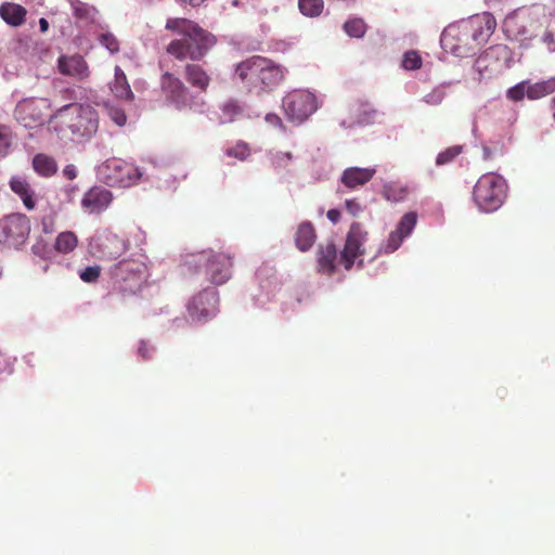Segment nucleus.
Wrapping results in <instances>:
<instances>
[{"label": "nucleus", "instance_id": "nucleus-60", "mask_svg": "<svg viewBox=\"0 0 555 555\" xmlns=\"http://www.w3.org/2000/svg\"><path fill=\"white\" fill-rule=\"evenodd\" d=\"M232 3H233V5H237V4H238V1H237V0H234Z\"/></svg>", "mask_w": 555, "mask_h": 555}, {"label": "nucleus", "instance_id": "nucleus-50", "mask_svg": "<svg viewBox=\"0 0 555 555\" xmlns=\"http://www.w3.org/2000/svg\"><path fill=\"white\" fill-rule=\"evenodd\" d=\"M13 372V361L10 358L0 356V377L10 375Z\"/></svg>", "mask_w": 555, "mask_h": 555}, {"label": "nucleus", "instance_id": "nucleus-20", "mask_svg": "<svg viewBox=\"0 0 555 555\" xmlns=\"http://www.w3.org/2000/svg\"><path fill=\"white\" fill-rule=\"evenodd\" d=\"M337 256V247L333 242L320 244L317 250L318 271L327 275L334 273Z\"/></svg>", "mask_w": 555, "mask_h": 555}, {"label": "nucleus", "instance_id": "nucleus-6", "mask_svg": "<svg viewBox=\"0 0 555 555\" xmlns=\"http://www.w3.org/2000/svg\"><path fill=\"white\" fill-rule=\"evenodd\" d=\"M145 170L120 158H108L95 167L96 179L107 186L130 188L144 179Z\"/></svg>", "mask_w": 555, "mask_h": 555}, {"label": "nucleus", "instance_id": "nucleus-28", "mask_svg": "<svg viewBox=\"0 0 555 555\" xmlns=\"http://www.w3.org/2000/svg\"><path fill=\"white\" fill-rule=\"evenodd\" d=\"M70 7L73 10V15L85 23H94L98 17V10L95 7L82 2L80 0H72Z\"/></svg>", "mask_w": 555, "mask_h": 555}, {"label": "nucleus", "instance_id": "nucleus-17", "mask_svg": "<svg viewBox=\"0 0 555 555\" xmlns=\"http://www.w3.org/2000/svg\"><path fill=\"white\" fill-rule=\"evenodd\" d=\"M376 173L375 167H348L340 178V183L348 190H357L370 182Z\"/></svg>", "mask_w": 555, "mask_h": 555}, {"label": "nucleus", "instance_id": "nucleus-2", "mask_svg": "<svg viewBox=\"0 0 555 555\" xmlns=\"http://www.w3.org/2000/svg\"><path fill=\"white\" fill-rule=\"evenodd\" d=\"M55 119L70 131L74 143L88 142L99 129V116L90 105L70 103L60 107L53 115Z\"/></svg>", "mask_w": 555, "mask_h": 555}, {"label": "nucleus", "instance_id": "nucleus-49", "mask_svg": "<svg viewBox=\"0 0 555 555\" xmlns=\"http://www.w3.org/2000/svg\"><path fill=\"white\" fill-rule=\"evenodd\" d=\"M345 208L353 217L358 216L363 210L361 204L356 198L346 199Z\"/></svg>", "mask_w": 555, "mask_h": 555}, {"label": "nucleus", "instance_id": "nucleus-18", "mask_svg": "<svg viewBox=\"0 0 555 555\" xmlns=\"http://www.w3.org/2000/svg\"><path fill=\"white\" fill-rule=\"evenodd\" d=\"M259 114L254 113L247 105L236 100H229L220 106V124H230L241 118H254Z\"/></svg>", "mask_w": 555, "mask_h": 555}, {"label": "nucleus", "instance_id": "nucleus-59", "mask_svg": "<svg viewBox=\"0 0 555 555\" xmlns=\"http://www.w3.org/2000/svg\"><path fill=\"white\" fill-rule=\"evenodd\" d=\"M42 225L44 233H50L52 231L46 218L42 219Z\"/></svg>", "mask_w": 555, "mask_h": 555}, {"label": "nucleus", "instance_id": "nucleus-58", "mask_svg": "<svg viewBox=\"0 0 555 555\" xmlns=\"http://www.w3.org/2000/svg\"><path fill=\"white\" fill-rule=\"evenodd\" d=\"M339 125H340L341 128H345V129L353 128V127L358 126L356 124V119L350 120V121L344 119V120L340 121Z\"/></svg>", "mask_w": 555, "mask_h": 555}, {"label": "nucleus", "instance_id": "nucleus-19", "mask_svg": "<svg viewBox=\"0 0 555 555\" xmlns=\"http://www.w3.org/2000/svg\"><path fill=\"white\" fill-rule=\"evenodd\" d=\"M59 70L66 76H70L77 80L88 77V66L80 55L65 56L62 55L57 62Z\"/></svg>", "mask_w": 555, "mask_h": 555}, {"label": "nucleus", "instance_id": "nucleus-53", "mask_svg": "<svg viewBox=\"0 0 555 555\" xmlns=\"http://www.w3.org/2000/svg\"><path fill=\"white\" fill-rule=\"evenodd\" d=\"M77 173H78L77 168L73 164L66 165L63 169V175L68 180H74L77 177Z\"/></svg>", "mask_w": 555, "mask_h": 555}, {"label": "nucleus", "instance_id": "nucleus-42", "mask_svg": "<svg viewBox=\"0 0 555 555\" xmlns=\"http://www.w3.org/2000/svg\"><path fill=\"white\" fill-rule=\"evenodd\" d=\"M409 193L408 186L399 184H387L384 188V195L388 201L401 202Z\"/></svg>", "mask_w": 555, "mask_h": 555}, {"label": "nucleus", "instance_id": "nucleus-8", "mask_svg": "<svg viewBox=\"0 0 555 555\" xmlns=\"http://www.w3.org/2000/svg\"><path fill=\"white\" fill-rule=\"evenodd\" d=\"M162 89L166 101L178 111H192L197 114H204L207 111V104L203 96L194 95L185 85L170 73L162 77Z\"/></svg>", "mask_w": 555, "mask_h": 555}, {"label": "nucleus", "instance_id": "nucleus-1", "mask_svg": "<svg viewBox=\"0 0 555 555\" xmlns=\"http://www.w3.org/2000/svg\"><path fill=\"white\" fill-rule=\"evenodd\" d=\"M166 29L181 35L167 47V52L179 60L199 61L217 42L214 34L186 18H168Z\"/></svg>", "mask_w": 555, "mask_h": 555}, {"label": "nucleus", "instance_id": "nucleus-35", "mask_svg": "<svg viewBox=\"0 0 555 555\" xmlns=\"http://www.w3.org/2000/svg\"><path fill=\"white\" fill-rule=\"evenodd\" d=\"M416 223L417 214L415 211H409L400 218L396 230L408 238L413 233Z\"/></svg>", "mask_w": 555, "mask_h": 555}, {"label": "nucleus", "instance_id": "nucleus-37", "mask_svg": "<svg viewBox=\"0 0 555 555\" xmlns=\"http://www.w3.org/2000/svg\"><path fill=\"white\" fill-rule=\"evenodd\" d=\"M14 135L10 127L0 125V157H5L12 151Z\"/></svg>", "mask_w": 555, "mask_h": 555}, {"label": "nucleus", "instance_id": "nucleus-4", "mask_svg": "<svg viewBox=\"0 0 555 555\" xmlns=\"http://www.w3.org/2000/svg\"><path fill=\"white\" fill-rule=\"evenodd\" d=\"M235 76L249 89L260 83L261 90H271L283 80L284 69L269 59L253 56L236 65Z\"/></svg>", "mask_w": 555, "mask_h": 555}, {"label": "nucleus", "instance_id": "nucleus-30", "mask_svg": "<svg viewBox=\"0 0 555 555\" xmlns=\"http://www.w3.org/2000/svg\"><path fill=\"white\" fill-rule=\"evenodd\" d=\"M380 114L370 103H362L359 106L356 124L358 126H369L377 121Z\"/></svg>", "mask_w": 555, "mask_h": 555}, {"label": "nucleus", "instance_id": "nucleus-46", "mask_svg": "<svg viewBox=\"0 0 555 555\" xmlns=\"http://www.w3.org/2000/svg\"><path fill=\"white\" fill-rule=\"evenodd\" d=\"M107 114L117 126L121 127L126 125L127 116L122 108L115 105H107Z\"/></svg>", "mask_w": 555, "mask_h": 555}, {"label": "nucleus", "instance_id": "nucleus-7", "mask_svg": "<svg viewBox=\"0 0 555 555\" xmlns=\"http://www.w3.org/2000/svg\"><path fill=\"white\" fill-rule=\"evenodd\" d=\"M507 193L505 179L496 173L482 175L474 186V201L482 212H493L504 203Z\"/></svg>", "mask_w": 555, "mask_h": 555}, {"label": "nucleus", "instance_id": "nucleus-9", "mask_svg": "<svg viewBox=\"0 0 555 555\" xmlns=\"http://www.w3.org/2000/svg\"><path fill=\"white\" fill-rule=\"evenodd\" d=\"M114 286L121 293L135 294L146 279V266L137 259H124L111 268Z\"/></svg>", "mask_w": 555, "mask_h": 555}, {"label": "nucleus", "instance_id": "nucleus-39", "mask_svg": "<svg viewBox=\"0 0 555 555\" xmlns=\"http://www.w3.org/2000/svg\"><path fill=\"white\" fill-rule=\"evenodd\" d=\"M423 60L416 50L405 51L402 55L401 67L404 70H416L422 67Z\"/></svg>", "mask_w": 555, "mask_h": 555}, {"label": "nucleus", "instance_id": "nucleus-11", "mask_svg": "<svg viewBox=\"0 0 555 555\" xmlns=\"http://www.w3.org/2000/svg\"><path fill=\"white\" fill-rule=\"evenodd\" d=\"M255 287L250 294L255 307L263 309L281 289V282L274 267L261 264L255 273Z\"/></svg>", "mask_w": 555, "mask_h": 555}, {"label": "nucleus", "instance_id": "nucleus-10", "mask_svg": "<svg viewBox=\"0 0 555 555\" xmlns=\"http://www.w3.org/2000/svg\"><path fill=\"white\" fill-rule=\"evenodd\" d=\"M283 108L289 121L301 125L319 108L314 93L308 90H294L283 98Z\"/></svg>", "mask_w": 555, "mask_h": 555}, {"label": "nucleus", "instance_id": "nucleus-62", "mask_svg": "<svg viewBox=\"0 0 555 555\" xmlns=\"http://www.w3.org/2000/svg\"><path fill=\"white\" fill-rule=\"evenodd\" d=\"M553 118H554V121H555V109H554V113H553Z\"/></svg>", "mask_w": 555, "mask_h": 555}, {"label": "nucleus", "instance_id": "nucleus-13", "mask_svg": "<svg viewBox=\"0 0 555 555\" xmlns=\"http://www.w3.org/2000/svg\"><path fill=\"white\" fill-rule=\"evenodd\" d=\"M89 246L94 256L101 259L114 260L126 253L129 248V242L109 229H103L94 234Z\"/></svg>", "mask_w": 555, "mask_h": 555}, {"label": "nucleus", "instance_id": "nucleus-52", "mask_svg": "<svg viewBox=\"0 0 555 555\" xmlns=\"http://www.w3.org/2000/svg\"><path fill=\"white\" fill-rule=\"evenodd\" d=\"M264 120H266L269 125H272L273 127L280 128L281 130H283V129H284V125H283L282 119L280 118V116H278V115H276V114H274V113H268V114H266V116H264Z\"/></svg>", "mask_w": 555, "mask_h": 555}, {"label": "nucleus", "instance_id": "nucleus-54", "mask_svg": "<svg viewBox=\"0 0 555 555\" xmlns=\"http://www.w3.org/2000/svg\"><path fill=\"white\" fill-rule=\"evenodd\" d=\"M506 53H507L506 47L495 46V47H491L486 52L485 59H488V57H490L492 55L506 54Z\"/></svg>", "mask_w": 555, "mask_h": 555}, {"label": "nucleus", "instance_id": "nucleus-32", "mask_svg": "<svg viewBox=\"0 0 555 555\" xmlns=\"http://www.w3.org/2000/svg\"><path fill=\"white\" fill-rule=\"evenodd\" d=\"M451 86V82H443L435 88L422 98V102L430 106L440 105L447 96V88Z\"/></svg>", "mask_w": 555, "mask_h": 555}, {"label": "nucleus", "instance_id": "nucleus-48", "mask_svg": "<svg viewBox=\"0 0 555 555\" xmlns=\"http://www.w3.org/2000/svg\"><path fill=\"white\" fill-rule=\"evenodd\" d=\"M504 152V145L500 143H496L493 147L489 145H482V158L485 160H490L498 155H503Z\"/></svg>", "mask_w": 555, "mask_h": 555}, {"label": "nucleus", "instance_id": "nucleus-26", "mask_svg": "<svg viewBox=\"0 0 555 555\" xmlns=\"http://www.w3.org/2000/svg\"><path fill=\"white\" fill-rule=\"evenodd\" d=\"M527 80L530 101L540 100L555 92V77H550L540 81Z\"/></svg>", "mask_w": 555, "mask_h": 555}, {"label": "nucleus", "instance_id": "nucleus-51", "mask_svg": "<svg viewBox=\"0 0 555 555\" xmlns=\"http://www.w3.org/2000/svg\"><path fill=\"white\" fill-rule=\"evenodd\" d=\"M541 41L550 52H555V36L551 31H545L541 37Z\"/></svg>", "mask_w": 555, "mask_h": 555}, {"label": "nucleus", "instance_id": "nucleus-40", "mask_svg": "<svg viewBox=\"0 0 555 555\" xmlns=\"http://www.w3.org/2000/svg\"><path fill=\"white\" fill-rule=\"evenodd\" d=\"M405 238L406 237L397 230L391 231L387 241L380 245L379 253L391 254L396 251Z\"/></svg>", "mask_w": 555, "mask_h": 555}, {"label": "nucleus", "instance_id": "nucleus-31", "mask_svg": "<svg viewBox=\"0 0 555 555\" xmlns=\"http://www.w3.org/2000/svg\"><path fill=\"white\" fill-rule=\"evenodd\" d=\"M366 24L361 17H350L348 18L344 25V31L351 38H362L366 33Z\"/></svg>", "mask_w": 555, "mask_h": 555}, {"label": "nucleus", "instance_id": "nucleus-34", "mask_svg": "<svg viewBox=\"0 0 555 555\" xmlns=\"http://www.w3.org/2000/svg\"><path fill=\"white\" fill-rule=\"evenodd\" d=\"M270 164L274 168L275 171H281L286 169L293 162L294 156L289 152H270L268 154Z\"/></svg>", "mask_w": 555, "mask_h": 555}, {"label": "nucleus", "instance_id": "nucleus-21", "mask_svg": "<svg viewBox=\"0 0 555 555\" xmlns=\"http://www.w3.org/2000/svg\"><path fill=\"white\" fill-rule=\"evenodd\" d=\"M9 185L28 210H33L36 207L35 190L25 177L13 176L10 179Z\"/></svg>", "mask_w": 555, "mask_h": 555}, {"label": "nucleus", "instance_id": "nucleus-15", "mask_svg": "<svg viewBox=\"0 0 555 555\" xmlns=\"http://www.w3.org/2000/svg\"><path fill=\"white\" fill-rule=\"evenodd\" d=\"M219 294L215 287H206L194 295L186 308L191 319L204 323L217 315L219 311Z\"/></svg>", "mask_w": 555, "mask_h": 555}, {"label": "nucleus", "instance_id": "nucleus-61", "mask_svg": "<svg viewBox=\"0 0 555 555\" xmlns=\"http://www.w3.org/2000/svg\"><path fill=\"white\" fill-rule=\"evenodd\" d=\"M552 104L555 106V96L552 99Z\"/></svg>", "mask_w": 555, "mask_h": 555}, {"label": "nucleus", "instance_id": "nucleus-47", "mask_svg": "<svg viewBox=\"0 0 555 555\" xmlns=\"http://www.w3.org/2000/svg\"><path fill=\"white\" fill-rule=\"evenodd\" d=\"M156 351V348L153 344H151L149 340H140L138 346V357H140L142 360H150L153 358L154 353Z\"/></svg>", "mask_w": 555, "mask_h": 555}, {"label": "nucleus", "instance_id": "nucleus-25", "mask_svg": "<svg viewBox=\"0 0 555 555\" xmlns=\"http://www.w3.org/2000/svg\"><path fill=\"white\" fill-rule=\"evenodd\" d=\"M114 80L109 83L112 93L120 100L131 101L133 100V93L130 85L128 83L126 74L119 66H115Z\"/></svg>", "mask_w": 555, "mask_h": 555}, {"label": "nucleus", "instance_id": "nucleus-27", "mask_svg": "<svg viewBox=\"0 0 555 555\" xmlns=\"http://www.w3.org/2000/svg\"><path fill=\"white\" fill-rule=\"evenodd\" d=\"M33 168L41 177H52L57 171V164L51 156L37 154L33 158Z\"/></svg>", "mask_w": 555, "mask_h": 555}, {"label": "nucleus", "instance_id": "nucleus-55", "mask_svg": "<svg viewBox=\"0 0 555 555\" xmlns=\"http://www.w3.org/2000/svg\"><path fill=\"white\" fill-rule=\"evenodd\" d=\"M326 216L331 222L337 223L341 217V214H340V210L334 208V209H330L327 211Z\"/></svg>", "mask_w": 555, "mask_h": 555}, {"label": "nucleus", "instance_id": "nucleus-56", "mask_svg": "<svg viewBox=\"0 0 555 555\" xmlns=\"http://www.w3.org/2000/svg\"><path fill=\"white\" fill-rule=\"evenodd\" d=\"M188 323V321L184 318H175L171 320V327H182Z\"/></svg>", "mask_w": 555, "mask_h": 555}, {"label": "nucleus", "instance_id": "nucleus-57", "mask_svg": "<svg viewBox=\"0 0 555 555\" xmlns=\"http://www.w3.org/2000/svg\"><path fill=\"white\" fill-rule=\"evenodd\" d=\"M39 28H40L41 33L48 31V29H49V22L44 17H41L39 20Z\"/></svg>", "mask_w": 555, "mask_h": 555}, {"label": "nucleus", "instance_id": "nucleus-14", "mask_svg": "<svg viewBox=\"0 0 555 555\" xmlns=\"http://www.w3.org/2000/svg\"><path fill=\"white\" fill-rule=\"evenodd\" d=\"M30 233V221L23 214H12L0 220V244L18 248Z\"/></svg>", "mask_w": 555, "mask_h": 555}, {"label": "nucleus", "instance_id": "nucleus-45", "mask_svg": "<svg viewBox=\"0 0 555 555\" xmlns=\"http://www.w3.org/2000/svg\"><path fill=\"white\" fill-rule=\"evenodd\" d=\"M101 273V267L98 264L89 266L78 271L79 278L86 283L95 282Z\"/></svg>", "mask_w": 555, "mask_h": 555}, {"label": "nucleus", "instance_id": "nucleus-36", "mask_svg": "<svg viewBox=\"0 0 555 555\" xmlns=\"http://www.w3.org/2000/svg\"><path fill=\"white\" fill-rule=\"evenodd\" d=\"M31 251L35 256H38L39 258L44 260L52 259V257L55 255L54 246L51 245L42 236L37 238L35 244L31 246Z\"/></svg>", "mask_w": 555, "mask_h": 555}, {"label": "nucleus", "instance_id": "nucleus-3", "mask_svg": "<svg viewBox=\"0 0 555 555\" xmlns=\"http://www.w3.org/2000/svg\"><path fill=\"white\" fill-rule=\"evenodd\" d=\"M496 27L494 16L488 12L477 14L466 21H462L457 26L450 25L441 34V44L444 49H450L453 53H457V46L450 42L451 39L457 38L459 41H465L468 37L478 44H485Z\"/></svg>", "mask_w": 555, "mask_h": 555}, {"label": "nucleus", "instance_id": "nucleus-44", "mask_svg": "<svg viewBox=\"0 0 555 555\" xmlns=\"http://www.w3.org/2000/svg\"><path fill=\"white\" fill-rule=\"evenodd\" d=\"M101 46L107 49L112 54L119 51V42L117 38L109 31L103 33L99 36Z\"/></svg>", "mask_w": 555, "mask_h": 555}, {"label": "nucleus", "instance_id": "nucleus-5", "mask_svg": "<svg viewBox=\"0 0 555 555\" xmlns=\"http://www.w3.org/2000/svg\"><path fill=\"white\" fill-rule=\"evenodd\" d=\"M182 268L190 274L198 273L202 269L206 278L215 285H222L232 275V259L223 253L202 250L186 255Z\"/></svg>", "mask_w": 555, "mask_h": 555}, {"label": "nucleus", "instance_id": "nucleus-38", "mask_svg": "<svg viewBox=\"0 0 555 555\" xmlns=\"http://www.w3.org/2000/svg\"><path fill=\"white\" fill-rule=\"evenodd\" d=\"M506 98L512 102H520L525 98L529 100L528 80H521L506 90Z\"/></svg>", "mask_w": 555, "mask_h": 555}, {"label": "nucleus", "instance_id": "nucleus-24", "mask_svg": "<svg viewBox=\"0 0 555 555\" xmlns=\"http://www.w3.org/2000/svg\"><path fill=\"white\" fill-rule=\"evenodd\" d=\"M317 240V233L310 221L301 222L295 232V245L300 251L311 249Z\"/></svg>", "mask_w": 555, "mask_h": 555}, {"label": "nucleus", "instance_id": "nucleus-16", "mask_svg": "<svg viewBox=\"0 0 555 555\" xmlns=\"http://www.w3.org/2000/svg\"><path fill=\"white\" fill-rule=\"evenodd\" d=\"M113 193L103 186L90 188L81 198V208L86 214L99 215L105 211L113 202Z\"/></svg>", "mask_w": 555, "mask_h": 555}, {"label": "nucleus", "instance_id": "nucleus-22", "mask_svg": "<svg viewBox=\"0 0 555 555\" xmlns=\"http://www.w3.org/2000/svg\"><path fill=\"white\" fill-rule=\"evenodd\" d=\"M185 80L199 91H206L210 77L201 64H186L184 70Z\"/></svg>", "mask_w": 555, "mask_h": 555}, {"label": "nucleus", "instance_id": "nucleus-23", "mask_svg": "<svg viewBox=\"0 0 555 555\" xmlns=\"http://www.w3.org/2000/svg\"><path fill=\"white\" fill-rule=\"evenodd\" d=\"M27 11L24 7L5 2L0 5V16L10 26L18 27L25 23Z\"/></svg>", "mask_w": 555, "mask_h": 555}, {"label": "nucleus", "instance_id": "nucleus-43", "mask_svg": "<svg viewBox=\"0 0 555 555\" xmlns=\"http://www.w3.org/2000/svg\"><path fill=\"white\" fill-rule=\"evenodd\" d=\"M224 153L229 157H234L238 160H245L249 156L250 152L247 143L238 141L235 145L227 147Z\"/></svg>", "mask_w": 555, "mask_h": 555}, {"label": "nucleus", "instance_id": "nucleus-29", "mask_svg": "<svg viewBox=\"0 0 555 555\" xmlns=\"http://www.w3.org/2000/svg\"><path fill=\"white\" fill-rule=\"evenodd\" d=\"M78 244L76 234L72 231H65L60 233L54 242V254H68L73 251Z\"/></svg>", "mask_w": 555, "mask_h": 555}, {"label": "nucleus", "instance_id": "nucleus-41", "mask_svg": "<svg viewBox=\"0 0 555 555\" xmlns=\"http://www.w3.org/2000/svg\"><path fill=\"white\" fill-rule=\"evenodd\" d=\"M462 145H453L441 151L436 157V166L441 167L451 164L462 153Z\"/></svg>", "mask_w": 555, "mask_h": 555}, {"label": "nucleus", "instance_id": "nucleus-12", "mask_svg": "<svg viewBox=\"0 0 555 555\" xmlns=\"http://www.w3.org/2000/svg\"><path fill=\"white\" fill-rule=\"evenodd\" d=\"M367 232L359 222H352L346 236V242L343 250L339 254V261L346 270H350L356 263L358 269L364 268L363 259L361 257L365 249Z\"/></svg>", "mask_w": 555, "mask_h": 555}, {"label": "nucleus", "instance_id": "nucleus-33", "mask_svg": "<svg viewBox=\"0 0 555 555\" xmlns=\"http://www.w3.org/2000/svg\"><path fill=\"white\" fill-rule=\"evenodd\" d=\"M298 8L302 15L307 17H318L324 9L323 0H298Z\"/></svg>", "mask_w": 555, "mask_h": 555}]
</instances>
